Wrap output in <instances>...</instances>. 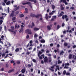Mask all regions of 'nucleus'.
<instances>
[{
    "mask_svg": "<svg viewBox=\"0 0 76 76\" xmlns=\"http://www.w3.org/2000/svg\"><path fill=\"white\" fill-rule=\"evenodd\" d=\"M62 2H63V3H65L66 5H67L68 4V3L67 2H66V0H61V3Z\"/></svg>",
    "mask_w": 76,
    "mask_h": 76,
    "instance_id": "0eeeda50",
    "label": "nucleus"
},
{
    "mask_svg": "<svg viewBox=\"0 0 76 76\" xmlns=\"http://www.w3.org/2000/svg\"><path fill=\"white\" fill-rule=\"evenodd\" d=\"M7 11L8 13H9V12H10V10H9V7H8L7 8Z\"/></svg>",
    "mask_w": 76,
    "mask_h": 76,
    "instance_id": "de8ad7c7",
    "label": "nucleus"
},
{
    "mask_svg": "<svg viewBox=\"0 0 76 76\" xmlns=\"http://www.w3.org/2000/svg\"><path fill=\"white\" fill-rule=\"evenodd\" d=\"M22 4L23 5H25L26 4H30V2L26 1V3H23Z\"/></svg>",
    "mask_w": 76,
    "mask_h": 76,
    "instance_id": "1a4fd4ad",
    "label": "nucleus"
},
{
    "mask_svg": "<svg viewBox=\"0 0 76 76\" xmlns=\"http://www.w3.org/2000/svg\"><path fill=\"white\" fill-rule=\"evenodd\" d=\"M42 53L41 52V51H39V53H38V56H40V54H42Z\"/></svg>",
    "mask_w": 76,
    "mask_h": 76,
    "instance_id": "5701e85b",
    "label": "nucleus"
},
{
    "mask_svg": "<svg viewBox=\"0 0 76 76\" xmlns=\"http://www.w3.org/2000/svg\"><path fill=\"white\" fill-rule=\"evenodd\" d=\"M44 63H48V58L47 57L45 56L44 58Z\"/></svg>",
    "mask_w": 76,
    "mask_h": 76,
    "instance_id": "423d86ee",
    "label": "nucleus"
},
{
    "mask_svg": "<svg viewBox=\"0 0 76 76\" xmlns=\"http://www.w3.org/2000/svg\"><path fill=\"white\" fill-rule=\"evenodd\" d=\"M50 12V9H48L47 10V12L48 13Z\"/></svg>",
    "mask_w": 76,
    "mask_h": 76,
    "instance_id": "e2e57ef3",
    "label": "nucleus"
},
{
    "mask_svg": "<svg viewBox=\"0 0 76 76\" xmlns=\"http://www.w3.org/2000/svg\"><path fill=\"white\" fill-rule=\"evenodd\" d=\"M57 51H58V49H57V50H55L54 52H55V53H57Z\"/></svg>",
    "mask_w": 76,
    "mask_h": 76,
    "instance_id": "49530a36",
    "label": "nucleus"
},
{
    "mask_svg": "<svg viewBox=\"0 0 76 76\" xmlns=\"http://www.w3.org/2000/svg\"><path fill=\"white\" fill-rule=\"evenodd\" d=\"M39 28H37L36 27H35V28H34V31H38L39 30Z\"/></svg>",
    "mask_w": 76,
    "mask_h": 76,
    "instance_id": "f3484780",
    "label": "nucleus"
},
{
    "mask_svg": "<svg viewBox=\"0 0 76 76\" xmlns=\"http://www.w3.org/2000/svg\"><path fill=\"white\" fill-rule=\"evenodd\" d=\"M61 63H62V61H60V60H58V64H61Z\"/></svg>",
    "mask_w": 76,
    "mask_h": 76,
    "instance_id": "aec40b11",
    "label": "nucleus"
},
{
    "mask_svg": "<svg viewBox=\"0 0 76 76\" xmlns=\"http://www.w3.org/2000/svg\"><path fill=\"white\" fill-rule=\"evenodd\" d=\"M34 38H37V37H38V35L37 34H35L34 36Z\"/></svg>",
    "mask_w": 76,
    "mask_h": 76,
    "instance_id": "c756f323",
    "label": "nucleus"
},
{
    "mask_svg": "<svg viewBox=\"0 0 76 76\" xmlns=\"http://www.w3.org/2000/svg\"><path fill=\"white\" fill-rule=\"evenodd\" d=\"M31 24L32 26H31L30 25H28V27H29V28H33V26H35V24L33 22H32V23Z\"/></svg>",
    "mask_w": 76,
    "mask_h": 76,
    "instance_id": "6e6552de",
    "label": "nucleus"
},
{
    "mask_svg": "<svg viewBox=\"0 0 76 76\" xmlns=\"http://www.w3.org/2000/svg\"><path fill=\"white\" fill-rule=\"evenodd\" d=\"M47 29L49 31H50L51 30V27L49 25L47 26Z\"/></svg>",
    "mask_w": 76,
    "mask_h": 76,
    "instance_id": "4468645a",
    "label": "nucleus"
},
{
    "mask_svg": "<svg viewBox=\"0 0 76 76\" xmlns=\"http://www.w3.org/2000/svg\"><path fill=\"white\" fill-rule=\"evenodd\" d=\"M2 23H3V20H0V25L2 24Z\"/></svg>",
    "mask_w": 76,
    "mask_h": 76,
    "instance_id": "58836bf2",
    "label": "nucleus"
},
{
    "mask_svg": "<svg viewBox=\"0 0 76 76\" xmlns=\"http://www.w3.org/2000/svg\"><path fill=\"white\" fill-rule=\"evenodd\" d=\"M40 42L41 43H45V41L44 39H42L41 40Z\"/></svg>",
    "mask_w": 76,
    "mask_h": 76,
    "instance_id": "dca6fc26",
    "label": "nucleus"
},
{
    "mask_svg": "<svg viewBox=\"0 0 76 76\" xmlns=\"http://www.w3.org/2000/svg\"><path fill=\"white\" fill-rule=\"evenodd\" d=\"M31 16V17H35L36 18H39V16H40L41 17L39 18V20H42V16L41 14H38L37 15H35V14H33L32 13H31L30 15Z\"/></svg>",
    "mask_w": 76,
    "mask_h": 76,
    "instance_id": "f257e3e1",
    "label": "nucleus"
},
{
    "mask_svg": "<svg viewBox=\"0 0 76 76\" xmlns=\"http://www.w3.org/2000/svg\"><path fill=\"white\" fill-rule=\"evenodd\" d=\"M52 9L54 10V9H55V6H54V5H52Z\"/></svg>",
    "mask_w": 76,
    "mask_h": 76,
    "instance_id": "a878e982",
    "label": "nucleus"
},
{
    "mask_svg": "<svg viewBox=\"0 0 76 76\" xmlns=\"http://www.w3.org/2000/svg\"><path fill=\"white\" fill-rule=\"evenodd\" d=\"M16 45L17 46H18V47H20V46H21V45L19 44V43H18Z\"/></svg>",
    "mask_w": 76,
    "mask_h": 76,
    "instance_id": "bb28decb",
    "label": "nucleus"
},
{
    "mask_svg": "<svg viewBox=\"0 0 76 76\" xmlns=\"http://www.w3.org/2000/svg\"><path fill=\"white\" fill-rule=\"evenodd\" d=\"M41 63L42 64H44V61L43 60L41 61Z\"/></svg>",
    "mask_w": 76,
    "mask_h": 76,
    "instance_id": "69168bd1",
    "label": "nucleus"
},
{
    "mask_svg": "<svg viewBox=\"0 0 76 76\" xmlns=\"http://www.w3.org/2000/svg\"><path fill=\"white\" fill-rule=\"evenodd\" d=\"M76 46L75 45H74V46L73 47V48H76Z\"/></svg>",
    "mask_w": 76,
    "mask_h": 76,
    "instance_id": "774afa93",
    "label": "nucleus"
},
{
    "mask_svg": "<svg viewBox=\"0 0 76 76\" xmlns=\"http://www.w3.org/2000/svg\"><path fill=\"white\" fill-rule=\"evenodd\" d=\"M17 64H20V61H18L17 62Z\"/></svg>",
    "mask_w": 76,
    "mask_h": 76,
    "instance_id": "680f3d73",
    "label": "nucleus"
},
{
    "mask_svg": "<svg viewBox=\"0 0 76 76\" xmlns=\"http://www.w3.org/2000/svg\"><path fill=\"white\" fill-rule=\"evenodd\" d=\"M32 66H33V64H32V63H31V65L30 64H28L27 66L28 67H31Z\"/></svg>",
    "mask_w": 76,
    "mask_h": 76,
    "instance_id": "412c9836",
    "label": "nucleus"
},
{
    "mask_svg": "<svg viewBox=\"0 0 76 76\" xmlns=\"http://www.w3.org/2000/svg\"><path fill=\"white\" fill-rule=\"evenodd\" d=\"M66 75H70V74L69 72H66Z\"/></svg>",
    "mask_w": 76,
    "mask_h": 76,
    "instance_id": "37998d69",
    "label": "nucleus"
},
{
    "mask_svg": "<svg viewBox=\"0 0 76 76\" xmlns=\"http://www.w3.org/2000/svg\"><path fill=\"white\" fill-rule=\"evenodd\" d=\"M2 16H3L4 15H5L6 16V14L5 13H2Z\"/></svg>",
    "mask_w": 76,
    "mask_h": 76,
    "instance_id": "bf43d9fd",
    "label": "nucleus"
},
{
    "mask_svg": "<svg viewBox=\"0 0 76 76\" xmlns=\"http://www.w3.org/2000/svg\"><path fill=\"white\" fill-rule=\"evenodd\" d=\"M11 29H9L8 30L10 31V32H14V34H16V32L15 31H14V30H15V28H14V26H11Z\"/></svg>",
    "mask_w": 76,
    "mask_h": 76,
    "instance_id": "f03ea898",
    "label": "nucleus"
},
{
    "mask_svg": "<svg viewBox=\"0 0 76 76\" xmlns=\"http://www.w3.org/2000/svg\"><path fill=\"white\" fill-rule=\"evenodd\" d=\"M29 37V35H27L26 36V38H27V39H28Z\"/></svg>",
    "mask_w": 76,
    "mask_h": 76,
    "instance_id": "8fccbe9b",
    "label": "nucleus"
},
{
    "mask_svg": "<svg viewBox=\"0 0 76 76\" xmlns=\"http://www.w3.org/2000/svg\"><path fill=\"white\" fill-rule=\"evenodd\" d=\"M18 13H19V11H16V12H15V16H16V15H18Z\"/></svg>",
    "mask_w": 76,
    "mask_h": 76,
    "instance_id": "a19ab883",
    "label": "nucleus"
},
{
    "mask_svg": "<svg viewBox=\"0 0 76 76\" xmlns=\"http://www.w3.org/2000/svg\"><path fill=\"white\" fill-rule=\"evenodd\" d=\"M62 19L64 20V18L66 19V22H67L68 21V20H69V18H68V17L67 16V15H63L62 17Z\"/></svg>",
    "mask_w": 76,
    "mask_h": 76,
    "instance_id": "7ed1b4c3",
    "label": "nucleus"
},
{
    "mask_svg": "<svg viewBox=\"0 0 76 76\" xmlns=\"http://www.w3.org/2000/svg\"><path fill=\"white\" fill-rule=\"evenodd\" d=\"M28 5H29V6H30L31 8V9H32V6L31 5L32 3H31V2H30V4H28Z\"/></svg>",
    "mask_w": 76,
    "mask_h": 76,
    "instance_id": "c85d7f7f",
    "label": "nucleus"
},
{
    "mask_svg": "<svg viewBox=\"0 0 76 76\" xmlns=\"http://www.w3.org/2000/svg\"><path fill=\"white\" fill-rule=\"evenodd\" d=\"M30 54V52H28V51H27L26 53V55H29Z\"/></svg>",
    "mask_w": 76,
    "mask_h": 76,
    "instance_id": "f704fd0d",
    "label": "nucleus"
},
{
    "mask_svg": "<svg viewBox=\"0 0 76 76\" xmlns=\"http://www.w3.org/2000/svg\"><path fill=\"white\" fill-rule=\"evenodd\" d=\"M64 45L65 47H67V45H68V44H67V43L65 42L64 43Z\"/></svg>",
    "mask_w": 76,
    "mask_h": 76,
    "instance_id": "6ab92c4d",
    "label": "nucleus"
},
{
    "mask_svg": "<svg viewBox=\"0 0 76 76\" xmlns=\"http://www.w3.org/2000/svg\"><path fill=\"white\" fill-rule=\"evenodd\" d=\"M56 67H57V69L58 70H59L60 69V68H59V66L58 65H57L56 66Z\"/></svg>",
    "mask_w": 76,
    "mask_h": 76,
    "instance_id": "ea45409f",
    "label": "nucleus"
},
{
    "mask_svg": "<svg viewBox=\"0 0 76 76\" xmlns=\"http://www.w3.org/2000/svg\"><path fill=\"white\" fill-rule=\"evenodd\" d=\"M49 69L51 70V71H52V72H54V70L53 69H51V68H49Z\"/></svg>",
    "mask_w": 76,
    "mask_h": 76,
    "instance_id": "4d7b16f0",
    "label": "nucleus"
},
{
    "mask_svg": "<svg viewBox=\"0 0 76 76\" xmlns=\"http://www.w3.org/2000/svg\"><path fill=\"white\" fill-rule=\"evenodd\" d=\"M10 4V1H8L7 2L6 4L7 5H9Z\"/></svg>",
    "mask_w": 76,
    "mask_h": 76,
    "instance_id": "4be33fe9",
    "label": "nucleus"
},
{
    "mask_svg": "<svg viewBox=\"0 0 76 76\" xmlns=\"http://www.w3.org/2000/svg\"><path fill=\"white\" fill-rule=\"evenodd\" d=\"M19 6H18V7H17L15 9V11H16V10H18V9H19Z\"/></svg>",
    "mask_w": 76,
    "mask_h": 76,
    "instance_id": "7c9ffc66",
    "label": "nucleus"
},
{
    "mask_svg": "<svg viewBox=\"0 0 76 76\" xmlns=\"http://www.w3.org/2000/svg\"><path fill=\"white\" fill-rule=\"evenodd\" d=\"M53 18L54 19H56V16H54Z\"/></svg>",
    "mask_w": 76,
    "mask_h": 76,
    "instance_id": "338daca9",
    "label": "nucleus"
},
{
    "mask_svg": "<svg viewBox=\"0 0 76 76\" xmlns=\"http://www.w3.org/2000/svg\"><path fill=\"white\" fill-rule=\"evenodd\" d=\"M63 53H64V51L62 50L60 53V55H63Z\"/></svg>",
    "mask_w": 76,
    "mask_h": 76,
    "instance_id": "2f4dec72",
    "label": "nucleus"
},
{
    "mask_svg": "<svg viewBox=\"0 0 76 76\" xmlns=\"http://www.w3.org/2000/svg\"><path fill=\"white\" fill-rule=\"evenodd\" d=\"M63 16V14L61 13H60L59 15H58V17H61V16Z\"/></svg>",
    "mask_w": 76,
    "mask_h": 76,
    "instance_id": "cd10ccee",
    "label": "nucleus"
},
{
    "mask_svg": "<svg viewBox=\"0 0 76 76\" xmlns=\"http://www.w3.org/2000/svg\"><path fill=\"white\" fill-rule=\"evenodd\" d=\"M19 50V49L18 48H17L15 50L16 52H18Z\"/></svg>",
    "mask_w": 76,
    "mask_h": 76,
    "instance_id": "e433bc0d",
    "label": "nucleus"
},
{
    "mask_svg": "<svg viewBox=\"0 0 76 76\" xmlns=\"http://www.w3.org/2000/svg\"><path fill=\"white\" fill-rule=\"evenodd\" d=\"M66 69H69V67H68V66H65L64 67V69H66Z\"/></svg>",
    "mask_w": 76,
    "mask_h": 76,
    "instance_id": "6e6d98bb",
    "label": "nucleus"
},
{
    "mask_svg": "<svg viewBox=\"0 0 76 76\" xmlns=\"http://www.w3.org/2000/svg\"><path fill=\"white\" fill-rule=\"evenodd\" d=\"M53 45H54V44L53 43L50 44V47H53Z\"/></svg>",
    "mask_w": 76,
    "mask_h": 76,
    "instance_id": "79ce46f5",
    "label": "nucleus"
},
{
    "mask_svg": "<svg viewBox=\"0 0 76 76\" xmlns=\"http://www.w3.org/2000/svg\"><path fill=\"white\" fill-rule=\"evenodd\" d=\"M70 9H72V10H75V8H74V7H71Z\"/></svg>",
    "mask_w": 76,
    "mask_h": 76,
    "instance_id": "09e8293b",
    "label": "nucleus"
},
{
    "mask_svg": "<svg viewBox=\"0 0 76 76\" xmlns=\"http://www.w3.org/2000/svg\"><path fill=\"white\" fill-rule=\"evenodd\" d=\"M25 33H28V34H29V35H31V34H32L31 30L27 29L25 31Z\"/></svg>",
    "mask_w": 76,
    "mask_h": 76,
    "instance_id": "20e7f679",
    "label": "nucleus"
},
{
    "mask_svg": "<svg viewBox=\"0 0 76 76\" xmlns=\"http://www.w3.org/2000/svg\"><path fill=\"white\" fill-rule=\"evenodd\" d=\"M57 29H58L59 28H60V25H58L57 26Z\"/></svg>",
    "mask_w": 76,
    "mask_h": 76,
    "instance_id": "c03bdc74",
    "label": "nucleus"
},
{
    "mask_svg": "<svg viewBox=\"0 0 76 76\" xmlns=\"http://www.w3.org/2000/svg\"><path fill=\"white\" fill-rule=\"evenodd\" d=\"M53 12H52L49 13V15H53Z\"/></svg>",
    "mask_w": 76,
    "mask_h": 76,
    "instance_id": "3c124183",
    "label": "nucleus"
},
{
    "mask_svg": "<svg viewBox=\"0 0 76 76\" xmlns=\"http://www.w3.org/2000/svg\"><path fill=\"white\" fill-rule=\"evenodd\" d=\"M23 28H21L20 31H19V32L20 33H21V32H23Z\"/></svg>",
    "mask_w": 76,
    "mask_h": 76,
    "instance_id": "393cba45",
    "label": "nucleus"
},
{
    "mask_svg": "<svg viewBox=\"0 0 76 76\" xmlns=\"http://www.w3.org/2000/svg\"><path fill=\"white\" fill-rule=\"evenodd\" d=\"M72 56H73V55L71 54H70L69 55V59H71L72 58Z\"/></svg>",
    "mask_w": 76,
    "mask_h": 76,
    "instance_id": "a211bd4d",
    "label": "nucleus"
},
{
    "mask_svg": "<svg viewBox=\"0 0 76 76\" xmlns=\"http://www.w3.org/2000/svg\"><path fill=\"white\" fill-rule=\"evenodd\" d=\"M28 1H31V2H34V3H37V0H28Z\"/></svg>",
    "mask_w": 76,
    "mask_h": 76,
    "instance_id": "ddd939ff",
    "label": "nucleus"
},
{
    "mask_svg": "<svg viewBox=\"0 0 76 76\" xmlns=\"http://www.w3.org/2000/svg\"><path fill=\"white\" fill-rule=\"evenodd\" d=\"M29 43H28V44L26 45V47L27 48L29 47Z\"/></svg>",
    "mask_w": 76,
    "mask_h": 76,
    "instance_id": "13d9d810",
    "label": "nucleus"
},
{
    "mask_svg": "<svg viewBox=\"0 0 76 76\" xmlns=\"http://www.w3.org/2000/svg\"><path fill=\"white\" fill-rule=\"evenodd\" d=\"M4 16L3 15L1 17H0V19H1V20H3V19H4Z\"/></svg>",
    "mask_w": 76,
    "mask_h": 76,
    "instance_id": "72a5a7b5",
    "label": "nucleus"
},
{
    "mask_svg": "<svg viewBox=\"0 0 76 76\" xmlns=\"http://www.w3.org/2000/svg\"><path fill=\"white\" fill-rule=\"evenodd\" d=\"M36 43H37V44H38V41L37 40H36L35 41Z\"/></svg>",
    "mask_w": 76,
    "mask_h": 76,
    "instance_id": "0e129e2a",
    "label": "nucleus"
},
{
    "mask_svg": "<svg viewBox=\"0 0 76 76\" xmlns=\"http://www.w3.org/2000/svg\"><path fill=\"white\" fill-rule=\"evenodd\" d=\"M45 18L46 19H48V14H46L45 15Z\"/></svg>",
    "mask_w": 76,
    "mask_h": 76,
    "instance_id": "473e14b6",
    "label": "nucleus"
},
{
    "mask_svg": "<svg viewBox=\"0 0 76 76\" xmlns=\"http://www.w3.org/2000/svg\"><path fill=\"white\" fill-rule=\"evenodd\" d=\"M52 61V59L51 57H50L49 58V63H51Z\"/></svg>",
    "mask_w": 76,
    "mask_h": 76,
    "instance_id": "2eb2a0df",
    "label": "nucleus"
},
{
    "mask_svg": "<svg viewBox=\"0 0 76 76\" xmlns=\"http://www.w3.org/2000/svg\"><path fill=\"white\" fill-rule=\"evenodd\" d=\"M26 71V68H25L23 69H22L21 70V73H22L23 74Z\"/></svg>",
    "mask_w": 76,
    "mask_h": 76,
    "instance_id": "9d476101",
    "label": "nucleus"
},
{
    "mask_svg": "<svg viewBox=\"0 0 76 76\" xmlns=\"http://www.w3.org/2000/svg\"><path fill=\"white\" fill-rule=\"evenodd\" d=\"M20 18H23L24 16V15L21 14L20 15Z\"/></svg>",
    "mask_w": 76,
    "mask_h": 76,
    "instance_id": "b1692460",
    "label": "nucleus"
},
{
    "mask_svg": "<svg viewBox=\"0 0 76 76\" xmlns=\"http://www.w3.org/2000/svg\"><path fill=\"white\" fill-rule=\"evenodd\" d=\"M14 62H15V61L13 60H12L10 61L11 63H13Z\"/></svg>",
    "mask_w": 76,
    "mask_h": 76,
    "instance_id": "864d4df0",
    "label": "nucleus"
},
{
    "mask_svg": "<svg viewBox=\"0 0 76 76\" xmlns=\"http://www.w3.org/2000/svg\"><path fill=\"white\" fill-rule=\"evenodd\" d=\"M66 71L64 70V72H63V75H66Z\"/></svg>",
    "mask_w": 76,
    "mask_h": 76,
    "instance_id": "c9c22d12",
    "label": "nucleus"
},
{
    "mask_svg": "<svg viewBox=\"0 0 76 76\" xmlns=\"http://www.w3.org/2000/svg\"><path fill=\"white\" fill-rule=\"evenodd\" d=\"M32 43H33L32 40H31L30 42V47H33V46H34V45H33L32 44Z\"/></svg>",
    "mask_w": 76,
    "mask_h": 76,
    "instance_id": "f8f14e48",
    "label": "nucleus"
},
{
    "mask_svg": "<svg viewBox=\"0 0 76 76\" xmlns=\"http://www.w3.org/2000/svg\"><path fill=\"white\" fill-rule=\"evenodd\" d=\"M61 10H64V7H61Z\"/></svg>",
    "mask_w": 76,
    "mask_h": 76,
    "instance_id": "5fc2aeb1",
    "label": "nucleus"
},
{
    "mask_svg": "<svg viewBox=\"0 0 76 76\" xmlns=\"http://www.w3.org/2000/svg\"><path fill=\"white\" fill-rule=\"evenodd\" d=\"M32 61L34 63H36V60L35 59H33Z\"/></svg>",
    "mask_w": 76,
    "mask_h": 76,
    "instance_id": "a18cd8bd",
    "label": "nucleus"
},
{
    "mask_svg": "<svg viewBox=\"0 0 76 76\" xmlns=\"http://www.w3.org/2000/svg\"><path fill=\"white\" fill-rule=\"evenodd\" d=\"M14 16H15V11L13 10L10 15V17H14Z\"/></svg>",
    "mask_w": 76,
    "mask_h": 76,
    "instance_id": "39448f33",
    "label": "nucleus"
},
{
    "mask_svg": "<svg viewBox=\"0 0 76 76\" xmlns=\"http://www.w3.org/2000/svg\"><path fill=\"white\" fill-rule=\"evenodd\" d=\"M64 25H65L64 23H63L62 24V27H63V26H64Z\"/></svg>",
    "mask_w": 76,
    "mask_h": 76,
    "instance_id": "603ef678",
    "label": "nucleus"
},
{
    "mask_svg": "<svg viewBox=\"0 0 76 76\" xmlns=\"http://www.w3.org/2000/svg\"><path fill=\"white\" fill-rule=\"evenodd\" d=\"M71 30L72 31H75V28H72L71 29Z\"/></svg>",
    "mask_w": 76,
    "mask_h": 76,
    "instance_id": "052dcab7",
    "label": "nucleus"
},
{
    "mask_svg": "<svg viewBox=\"0 0 76 76\" xmlns=\"http://www.w3.org/2000/svg\"><path fill=\"white\" fill-rule=\"evenodd\" d=\"M12 20H15L16 19V17H13L12 18Z\"/></svg>",
    "mask_w": 76,
    "mask_h": 76,
    "instance_id": "4c0bfd02",
    "label": "nucleus"
},
{
    "mask_svg": "<svg viewBox=\"0 0 76 76\" xmlns=\"http://www.w3.org/2000/svg\"><path fill=\"white\" fill-rule=\"evenodd\" d=\"M15 71V69H11L10 70H9L8 72L9 73H11V72H13Z\"/></svg>",
    "mask_w": 76,
    "mask_h": 76,
    "instance_id": "9b49d317",
    "label": "nucleus"
}]
</instances>
